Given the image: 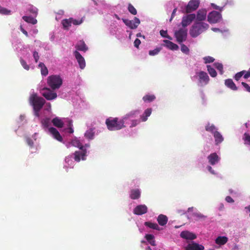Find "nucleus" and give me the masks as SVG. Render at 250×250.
<instances>
[{
	"instance_id": "1",
	"label": "nucleus",
	"mask_w": 250,
	"mask_h": 250,
	"mask_svg": "<svg viewBox=\"0 0 250 250\" xmlns=\"http://www.w3.org/2000/svg\"><path fill=\"white\" fill-rule=\"evenodd\" d=\"M29 102L33 107L35 116L40 119L43 127L48 130L50 135L53 138L60 142H64L62 137L57 129L50 127L52 123L58 127H64L66 126V127L63 129L64 133L70 135L72 134L73 129L72 127V121L69 119L62 120L56 117L51 120V104L49 103H45L43 98L38 97L35 93L31 95Z\"/></svg>"
},
{
	"instance_id": "2",
	"label": "nucleus",
	"mask_w": 250,
	"mask_h": 250,
	"mask_svg": "<svg viewBox=\"0 0 250 250\" xmlns=\"http://www.w3.org/2000/svg\"><path fill=\"white\" fill-rule=\"evenodd\" d=\"M67 148L74 146L79 148L74 153L70 155L65 158L64 167L73 168L75 162H79L81 160L84 161L88 154L87 149L90 147V144L85 143L83 139L70 136L69 138L64 137L63 142Z\"/></svg>"
},
{
	"instance_id": "3",
	"label": "nucleus",
	"mask_w": 250,
	"mask_h": 250,
	"mask_svg": "<svg viewBox=\"0 0 250 250\" xmlns=\"http://www.w3.org/2000/svg\"><path fill=\"white\" fill-rule=\"evenodd\" d=\"M62 83V80L59 75H51L47 78V84L52 89L49 88H43L41 92L42 94L48 100L55 99L57 95L55 90L59 89Z\"/></svg>"
},
{
	"instance_id": "4",
	"label": "nucleus",
	"mask_w": 250,
	"mask_h": 250,
	"mask_svg": "<svg viewBox=\"0 0 250 250\" xmlns=\"http://www.w3.org/2000/svg\"><path fill=\"white\" fill-rule=\"evenodd\" d=\"M14 47L17 52L20 53V54H18V55H21L20 57V61L21 64L23 68L26 70H29L30 68L33 69V67L31 66V64H27V62L22 57H23V58L28 59V62H30L29 58L30 56V54L28 52V51L29 49L26 47H25L21 42L19 43L18 44H14Z\"/></svg>"
},
{
	"instance_id": "5",
	"label": "nucleus",
	"mask_w": 250,
	"mask_h": 250,
	"mask_svg": "<svg viewBox=\"0 0 250 250\" xmlns=\"http://www.w3.org/2000/svg\"><path fill=\"white\" fill-rule=\"evenodd\" d=\"M139 113V110H133L122 116L121 119L124 127L127 125H129L130 128L138 125L140 123V120L135 118L138 116Z\"/></svg>"
},
{
	"instance_id": "6",
	"label": "nucleus",
	"mask_w": 250,
	"mask_h": 250,
	"mask_svg": "<svg viewBox=\"0 0 250 250\" xmlns=\"http://www.w3.org/2000/svg\"><path fill=\"white\" fill-rule=\"evenodd\" d=\"M191 79L200 87L206 85L209 81L208 74L205 71L199 70H195V74L191 77Z\"/></svg>"
},
{
	"instance_id": "7",
	"label": "nucleus",
	"mask_w": 250,
	"mask_h": 250,
	"mask_svg": "<svg viewBox=\"0 0 250 250\" xmlns=\"http://www.w3.org/2000/svg\"><path fill=\"white\" fill-rule=\"evenodd\" d=\"M209 28V25L204 22L195 21L189 30V34L192 37L195 38Z\"/></svg>"
},
{
	"instance_id": "8",
	"label": "nucleus",
	"mask_w": 250,
	"mask_h": 250,
	"mask_svg": "<svg viewBox=\"0 0 250 250\" xmlns=\"http://www.w3.org/2000/svg\"><path fill=\"white\" fill-rule=\"evenodd\" d=\"M107 128L111 131L120 130L125 128L121 118L110 117L105 122Z\"/></svg>"
},
{
	"instance_id": "9",
	"label": "nucleus",
	"mask_w": 250,
	"mask_h": 250,
	"mask_svg": "<svg viewBox=\"0 0 250 250\" xmlns=\"http://www.w3.org/2000/svg\"><path fill=\"white\" fill-rule=\"evenodd\" d=\"M200 2V0H190L187 5L183 2H180L179 5L183 13H189L198 8Z\"/></svg>"
},
{
	"instance_id": "10",
	"label": "nucleus",
	"mask_w": 250,
	"mask_h": 250,
	"mask_svg": "<svg viewBox=\"0 0 250 250\" xmlns=\"http://www.w3.org/2000/svg\"><path fill=\"white\" fill-rule=\"evenodd\" d=\"M222 19V15L220 12L213 11L208 16V21L210 23L219 22Z\"/></svg>"
},
{
	"instance_id": "11",
	"label": "nucleus",
	"mask_w": 250,
	"mask_h": 250,
	"mask_svg": "<svg viewBox=\"0 0 250 250\" xmlns=\"http://www.w3.org/2000/svg\"><path fill=\"white\" fill-rule=\"evenodd\" d=\"M180 236L182 238L186 240L187 244L191 243L193 240L195 239L197 237L195 233L188 230L182 231Z\"/></svg>"
},
{
	"instance_id": "12",
	"label": "nucleus",
	"mask_w": 250,
	"mask_h": 250,
	"mask_svg": "<svg viewBox=\"0 0 250 250\" xmlns=\"http://www.w3.org/2000/svg\"><path fill=\"white\" fill-rule=\"evenodd\" d=\"M83 22L82 20H77L73 18L63 20L62 23L65 29H68L72 24L74 25H80Z\"/></svg>"
},
{
	"instance_id": "13",
	"label": "nucleus",
	"mask_w": 250,
	"mask_h": 250,
	"mask_svg": "<svg viewBox=\"0 0 250 250\" xmlns=\"http://www.w3.org/2000/svg\"><path fill=\"white\" fill-rule=\"evenodd\" d=\"M174 35L177 42L181 43L186 40L187 32L184 29H180L175 32Z\"/></svg>"
},
{
	"instance_id": "14",
	"label": "nucleus",
	"mask_w": 250,
	"mask_h": 250,
	"mask_svg": "<svg viewBox=\"0 0 250 250\" xmlns=\"http://www.w3.org/2000/svg\"><path fill=\"white\" fill-rule=\"evenodd\" d=\"M123 21L126 26L133 29L137 28L140 23V20L136 17H135L132 20L123 19Z\"/></svg>"
},
{
	"instance_id": "15",
	"label": "nucleus",
	"mask_w": 250,
	"mask_h": 250,
	"mask_svg": "<svg viewBox=\"0 0 250 250\" xmlns=\"http://www.w3.org/2000/svg\"><path fill=\"white\" fill-rule=\"evenodd\" d=\"M195 18L196 16L194 14H189L183 16L181 22L182 26L186 27L189 25Z\"/></svg>"
},
{
	"instance_id": "16",
	"label": "nucleus",
	"mask_w": 250,
	"mask_h": 250,
	"mask_svg": "<svg viewBox=\"0 0 250 250\" xmlns=\"http://www.w3.org/2000/svg\"><path fill=\"white\" fill-rule=\"evenodd\" d=\"M147 207L145 205H139L137 206L133 209V213L138 215H141L147 212Z\"/></svg>"
},
{
	"instance_id": "17",
	"label": "nucleus",
	"mask_w": 250,
	"mask_h": 250,
	"mask_svg": "<svg viewBox=\"0 0 250 250\" xmlns=\"http://www.w3.org/2000/svg\"><path fill=\"white\" fill-rule=\"evenodd\" d=\"M74 55L79 63L80 68L81 69H84L85 67V62L84 58L77 50L74 52Z\"/></svg>"
},
{
	"instance_id": "18",
	"label": "nucleus",
	"mask_w": 250,
	"mask_h": 250,
	"mask_svg": "<svg viewBox=\"0 0 250 250\" xmlns=\"http://www.w3.org/2000/svg\"><path fill=\"white\" fill-rule=\"evenodd\" d=\"M208 163L214 166L217 165L220 160V157L216 153H212L209 155L207 157Z\"/></svg>"
},
{
	"instance_id": "19",
	"label": "nucleus",
	"mask_w": 250,
	"mask_h": 250,
	"mask_svg": "<svg viewBox=\"0 0 250 250\" xmlns=\"http://www.w3.org/2000/svg\"><path fill=\"white\" fill-rule=\"evenodd\" d=\"M186 250H204V247L202 245H199L196 243L191 242L187 244L185 246Z\"/></svg>"
},
{
	"instance_id": "20",
	"label": "nucleus",
	"mask_w": 250,
	"mask_h": 250,
	"mask_svg": "<svg viewBox=\"0 0 250 250\" xmlns=\"http://www.w3.org/2000/svg\"><path fill=\"white\" fill-rule=\"evenodd\" d=\"M207 11L205 9H200L197 13L196 21L200 22L205 21L207 18Z\"/></svg>"
},
{
	"instance_id": "21",
	"label": "nucleus",
	"mask_w": 250,
	"mask_h": 250,
	"mask_svg": "<svg viewBox=\"0 0 250 250\" xmlns=\"http://www.w3.org/2000/svg\"><path fill=\"white\" fill-rule=\"evenodd\" d=\"M141 190L140 188H134L130 190L129 197L133 200L139 199L141 197Z\"/></svg>"
},
{
	"instance_id": "22",
	"label": "nucleus",
	"mask_w": 250,
	"mask_h": 250,
	"mask_svg": "<svg viewBox=\"0 0 250 250\" xmlns=\"http://www.w3.org/2000/svg\"><path fill=\"white\" fill-rule=\"evenodd\" d=\"M164 44L163 45L168 49L171 50H177L179 49V46L176 44L171 42L169 40H165L163 41Z\"/></svg>"
},
{
	"instance_id": "23",
	"label": "nucleus",
	"mask_w": 250,
	"mask_h": 250,
	"mask_svg": "<svg viewBox=\"0 0 250 250\" xmlns=\"http://www.w3.org/2000/svg\"><path fill=\"white\" fill-rule=\"evenodd\" d=\"M205 129L207 131L211 133L214 135L216 132H218V128L213 124L208 123L205 125Z\"/></svg>"
},
{
	"instance_id": "24",
	"label": "nucleus",
	"mask_w": 250,
	"mask_h": 250,
	"mask_svg": "<svg viewBox=\"0 0 250 250\" xmlns=\"http://www.w3.org/2000/svg\"><path fill=\"white\" fill-rule=\"evenodd\" d=\"M152 111V110L151 108H148L146 109L143 114L140 116V119H139L140 122H146L147 120L148 117L150 116Z\"/></svg>"
},
{
	"instance_id": "25",
	"label": "nucleus",
	"mask_w": 250,
	"mask_h": 250,
	"mask_svg": "<svg viewBox=\"0 0 250 250\" xmlns=\"http://www.w3.org/2000/svg\"><path fill=\"white\" fill-rule=\"evenodd\" d=\"M228 241V238L225 236H219L215 240V242L219 246L224 245Z\"/></svg>"
},
{
	"instance_id": "26",
	"label": "nucleus",
	"mask_w": 250,
	"mask_h": 250,
	"mask_svg": "<svg viewBox=\"0 0 250 250\" xmlns=\"http://www.w3.org/2000/svg\"><path fill=\"white\" fill-rule=\"evenodd\" d=\"M157 221L160 226H164L167 223L168 218L165 215L160 214L157 217Z\"/></svg>"
},
{
	"instance_id": "27",
	"label": "nucleus",
	"mask_w": 250,
	"mask_h": 250,
	"mask_svg": "<svg viewBox=\"0 0 250 250\" xmlns=\"http://www.w3.org/2000/svg\"><path fill=\"white\" fill-rule=\"evenodd\" d=\"M72 102H73L74 106H80L81 104L84 102L83 97L80 95H76L72 98Z\"/></svg>"
},
{
	"instance_id": "28",
	"label": "nucleus",
	"mask_w": 250,
	"mask_h": 250,
	"mask_svg": "<svg viewBox=\"0 0 250 250\" xmlns=\"http://www.w3.org/2000/svg\"><path fill=\"white\" fill-rule=\"evenodd\" d=\"M76 48L77 51L79 50L83 51L84 52L88 49V48L85 44L84 42L83 41H80L77 43L76 46Z\"/></svg>"
},
{
	"instance_id": "29",
	"label": "nucleus",
	"mask_w": 250,
	"mask_h": 250,
	"mask_svg": "<svg viewBox=\"0 0 250 250\" xmlns=\"http://www.w3.org/2000/svg\"><path fill=\"white\" fill-rule=\"evenodd\" d=\"M225 85L232 90H237V87L233 83V81L230 79H228L225 81Z\"/></svg>"
},
{
	"instance_id": "30",
	"label": "nucleus",
	"mask_w": 250,
	"mask_h": 250,
	"mask_svg": "<svg viewBox=\"0 0 250 250\" xmlns=\"http://www.w3.org/2000/svg\"><path fill=\"white\" fill-rule=\"evenodd\" d=\"M213 135L215 140V144L218 145L224 141V137L219 131L216 132Z\"/></svg>"
},
{
	"instance_id": "31",
	"label": "nucleus",
	"mask_w": 250,
	"mask_h": 250,
	"mask_svg": "<svg viewBox=\"0 0 250 250\" xmlns=\"http://www.w3.org/2000/svg\"><path fill=\"white\" fill-rule=\"evenodd\" d=\"M145 225L147 226L151 229H155L157 230H161L162 229L161 228H160L159 225L156 223H151L150 222H146L145 223Z\"/></svg>"
},
{
	"instance_id": "32",
	"label": "nucleus",
	"mask_w": 250,
	"mask_h": 250,
	"mask_svg": "<svg viewBox=\"0 0 250 250\" xmlns=\"http://www.w3.org/2000/svg\"><path fill=\"white\" fill-rule=\"evenodd\" d=\"M95 132L93 129H88L84 134V137L89 140H93L94 138Z\"/></svg>"
},
{
	"instance_id": "33",
	"label": "nucleus",
	"mask_w": 250,
	"mask_h": 250,
	"mask_svg": "<svg viewBox=\"0 0 250 250\" xmlns=\"http://www.w3.org/2000/svg\"><path fill=\"white\" fill-rule=\"evenodd\" d=\"M156 97L153 94H147L143 97V100L145 103H150L153 101Z\"/></svg>"
},
{
	"instance_id": "34",
	"label": "nucleus",
	"mask_w": 250,
	"mask_h": 250,
	"mask_svg": "<svg viewBox=\"0 0 250 250\" xmlns=\"http://www.w3.org/2000/svg\"><path fill=\"white\" fill-rule=\"evenodd\" d=\"M38 67L41 69L42 75L46 76L48 74V69L43 62H40L38 64Z\"/></svg>"
},
{
	"instance_id": "35",
	"label": "nucleus",
	"mask_w": 250,
	"mask_h": 250,
	"mask_svg": "<svg viewBox=\"0 0 250 250\" xmlns=\"http://www.w3.org/2000/svg\"><path fill=\"white\" fill-rule=\"evenodd\" d=\"M193 217L195 218L196 220L199 221H204L207 218V216L204 215L198 210L194 213Z\"/></svg>"
},
{
	"instance_id": "36",
	"label": "nucleus",
	"mask_w": 250,
	"mask_h": 250,
	"mask_svg": "<svg viewBox=\"0 0 250 250\" xmlns=\"http://www.w3.org/2000/svg\"><path fill=\"white\" fill-rule=\"evenodd\" d=\"M22 19L26 22L32 24H35L37 23V20L31 16H24L22 17Z\"/></svg>"
},
{
	"instance_id": "37",
	"label": "nucleus",
	"mask_w": 250,
	"mask_h": 250,
	"mask_svg": "<svg viewBox=\"0 0 250 250\" xmlns=\"http://www.w3.org/2000/svg\"><path fill=\"white\" fill-rule=\"evenodd\" d=\"M146 239L148 243L152 246L155 245V241L154 240V236L152 234H146Z\"/></svg>"
},
{
	"instance_id": "38",
	"label": "nucleus",
	"mask_w": 250,
	"mask_h": 250,
	"mask_svg": "<svg viewBox=\"0 0 250 250\" xmlns=\"http://www.w3.org/2000/svg\"><path fill=\"white\" fill-rule=\"evenodd\" d=\"M207 70L210 76L212 77H215L217 76V72L213 67L210 65L207 66Z\"/></svg>"
},
{
	"instance_id": "39",
	"label": "nucleus",
	"mask_w": 250,
	"mask_h": 250,
	"mask_svg": "<svg viewBox=\"0 0 250 250\" xmlns=\"http://www.w3.org/2000/svg\"><path fill=\"white\" fill-rule=\"evenodd\" d=\"M27 9L28 11L32 13L35 17L37 16L38 14V9L36 7L32 5H29Z\"/></svg>"
},
{
	"instance_id": "40",
	"label": "nucleus",
	"mask_w": 250,
	"mask_h": 250,
	"mask_svg": "<svg viewBox=\"0 0 250 250\" xmlns=\"http://www.w3.org/2000/svg\"><path fill=\"white\" fill-rule=\"evenodd\" d=\"M213 66L219 71L221 75L223 74V65L222 63L219 62H215L213 64Z\"/></svg>"
},
{
	"instance_id": "41",
	"label": "nucleus",
	"mask_w": 250,
	"mask_h": 250,
	"mask_svg": "<svg viewBox=\"0 0 250 250\" xmlns=\"http://www.w3.org/2000/svg\"><path fill=\"white\" fill-rule=\"evenodd\" d=\"M161 50V47H157L154 50H149L148 52V54L150 56H155L157 54L160 52Z\"/></svg>"
},
{
	"instance_id": "42",
	"label": "nucleus",
	"mask_w": 250,
	"mask_h": 250,
	"mask_svg": "<svg viewBox=\"0 0 250 250\" xmlns=\"http://www.w3.org/2000/svg\"><path fill=\"white\" fill-rule=\"evenodd\" d=\"M0 14L5 15H10L11 14V11L0 6Z\"/></svg>"
},
{
	"instance_id": "43",
	"label": "nucleus",
	"mask_w": 250,
	"mask_h": 250,
	"mask_svg": "<svg viewBox=\"0 0 250 250\" xmlns=\"http://www.w3.org/2000/svg\"><path fill=\"white\" fill-rule=\"evenodd\" d=\"M229 3V1L228 0L225 4L224 5H223V6H217V5L215 4L214 3H211V6H212V7L216 10H218L220 11V12H221L223 11V10L224 9V7H225V6L226 5H227V4Z\"/></svg>"
},
{
	"instance_id": "44",
	"label": "nucleus",
	"mask_w": 250,
	"mask_h": 250,
	"mask_svg": "<svg viewBox=\"0 0 250 250\" xmlns=\"http://www.w3.org/2000/svg\"><path fill=\"white\" fill-rule=\"evenodd\" d=\"M243 139L245 144L250 145V134L249 133H245L243 136Z\"/></svg>"
},
{
	"instance_id": "45",
	"label": "nucleus",
	"mask_w": 250,
	"mask_h": 250,
	"mask_svg": "<svg viewBox=\"0 0 250 250\" xmlns=\"http://www.w3.org/2000/svg\"><path fill=\"white\" fill-rule=\"evenodd\" d=\"M203 61L205 63H209L214 62L215 59L210 56H206L203 58Z\"/></svg>"
},
{
	"instance_id": "46",
	"label": "nucleus",
	"mask_w": 250,
	"mask_h": 250,
	"mask_svg": "<svg viewBox=\"0 0 250 250\" xmlns=\"http://www.w3.org/2000/svg\"><path fill=\"white\" fill-rule=\"evenodd\" d=\"M32 56H33V59H34L35 62L36 63L38 62L40 59V55H39V53L36 50H34V51H32Z\"/></svg>"
},
{
	"instance_id": "47",
	"label": "nucleus",
	"mask_w": 250,
	"mask_h": 250,
	"mask_svg": "<svg viewBox=\"0 0 250 250\" xmlns=\"http://www.w3.org/2000/svg\"><path fill=\"white\" fill-rule=\"evenodd\" d=\"M128 10L132 14L135 15L137 14V10L131 4H129L128 6Z\"/></svg>"
},
{
	"instance_id": "48",
	"label": "nucleus",
	"mask_w": 250,
	"mask_h": 250,
	"mask_svg": "<svg viewBox=\"0 0 250 250\" xmlns=\"http://www.w3.org/2000/svg\"><path fill=\"white\" fill-rule=\"evenodd\" d=\"M160 35L164 38H167L169 40H171L172 39V38L170 36L167 35V31L162 30L160 31Z\"/></svg>"
},
{
	"instance_id": "49",
	"label": "nucleus",
	"mask_w": 250,
	"mask_h": 250,
	"mask_svg": "<svg viewBox=\"0 0 250 250\" xmlns=\"http://www.w3.org/2000/svg\"><path fill=\"white\" fill-rule=\"evenodd\" d=\"M181 46V51L186 54H188L189 51L188 48L184 44H182Z\"/></svg>"
},
{
	"instance_id": "50",
	"label": "nucleus",
	"mask_w": 250,
	"mask_h": 250,
	"mask_svg": "<svg viewBox=\"0 0 250 250\" xmlns=\"http://www.w3.org/2000/svg\"><path fill=\"white\" fill-rule=\"evenodd\" d=\"M197 211L198 209L193 207L188 208L187 210L188 213H191L193 216L194 215V213Z\"/></svg>"
},
{
	"instance_id": "51",
	"label": "nucleus",
	"mask_w": 250,
	"mask_h": 250,
	"mask_svg": "<svg viewBox=\"0 0 250 250\" xmlns=\"http://www.w3.org/2000/svg\"><path fill=\"white\" fill-rule=\"evenodd\" d=\"M244 73L245 70H243L242 71L237 73L234 76V79H235V80L238 81L242 77Z\"/></svg>"
},
{
	"instance_id": "52",
	"label": "nucleus",
	"mask_w": 250,
	"mask_h": 250,
	"mask_svg": "<svg viewBox=\"0 0 250 250\" xmlns=\"http://www.w3.org/2000/svg\"><path fill=\"white\" fill-rule=\"evenodd\" d=\"M26 142H27L28 145L30 147H33L34 146V141L33 139H32L30 138H27L26 139Z\"/></svg>"
},
{
	"instance_id": "53",
	"label": "nucleus",
	"mask_w": 250,
	"mask_h": 250,
	"mask_svg": "<svg viewBox=\"0 0 250 250\" xmlns=\"http://www.w3.org/2000/svg\"><path fill=\"white\" fill-rule=\"evenodd\" d=\"M207 169L213 175H217V172L212 169L211 166H208L206 167Z\"/></svg>"
},
{
	"instance_id": "54",
	"label": "nucleus",
	"mask_w": 250,
	"mask_h": 250,
	"mask_svg": "<svg viewBox=\"0 0 250 250\" xmlns=\"http://www.w3.org/2000/svg\"><path fill=\"white\" fill-rule=\"evenodd\" d=\"M242 85L245 87L246 91L250 92V86L247 83L242 82Z\"/></svg>"
},
{
	"instance_id": "55",
	"label": "nucleus",
	"mask_w": 250,
	"mask_h": 250,
	"mask_svg": "<svg viewBox=\"0 0 250 250\" xmlns=\"http://www.w3.org/2000/svg\"><path fill=\"white\" fill-rule=\"evenodd\" d=\"M141 43V41L139 39H136L134 42V46L137 48H139V45Z\"/></svg>"
},
{
	"instance_id": "56",
	"label": "nucleus",
	"mask_w": 250,
	"mask_h": 250,
	"mask_svg": "<svg viewBox=\"0 0 250 250\" xmlns=\"http://www.w3.org/2000/svg\"><path fill=\"white\" fill-rule=\"evenodd\" d=\"M21 31L27 37H29V34L28 32L23 28L22 25L20 26Z\"/></svg>"
},
{
	"instance_id": "57",
	"label": "nucleus",
	"mask_w": 250,
	"mask_h": 250,
	"mask_svg": "<svg viewBox=\"0 0 250 250\" xmlns=\"http://www.w3.org/2000/svg\"><path fill=\"white\" fill-rule=\"evenodd\" d=\"M240 249V248L239 245L235 243L233 245L231 250H239Z\"/></svg>"
},
{
	"instance_id": "58",
	"label": "nucleus",
	"mask_w": 250,
	"mask_h": 250,
	"mask_svg": "<svg viewBox=\"0 0 250 250\" xmlns=\"http://www.w3.org/2000/svg\"><path fill=\"white\" fill-rule=\"evenodd\" d=\"M31 35L33 37H35V35H36L38 33V30L37 28H34L31 31Z\"/></svg>"
},
{
	"instance_id": "59",
	"label": "nucleus",
	"mask_w": 250,
	"mask_h": 250,
	"mask_svg": "<svg viewBox=\"0 0 250 250\" xmlns=\"http://www.w3.org/2000/svg\"><path fill=\"white\" fill-rule=\"evenodd\" d=\"M225 200L228 203H233L234 202L233 199L230 196H227L226 197Z\"/></svg>"
},
{
	"instance_id": "60",
	"label": "nucleus",
	"mask_w": 250,
	"mask_h": 250,
	"mask_svg": "<svg viewBox=\"0 0 250 250\" xmlns=\"http://www.w3.org/2000/svg\"><path fill=\"white\" fill-rule=\"evenodd\" d=\"M250 77V73L248 71L245 70V73L244 74V78L245 79H248Z\"/></svg>"
},
{
	"instance_id": "61",
	"label": "nucleus",
	"mask_w": 250,
	"mask_h": 250,
	"mask_svg": "<svg viewBox=\"0 0 250 250\" xmlns=\"http://www.w3.org/2000/svg\"><path fill=\"white\" fill-rule=\"evenodd\" d=\"M25 117L24 115H21L20 116L19 120H20V122L21 123L23 124L25 122V121H24L25 120Z\"/></svg>"
},
{
	"instance_id": "62",
	"label": "nucleus",
	"mask_w": 250,
	"mask_h": 250,
	"mask_svg": "<svg viewBox=\"0 0 250 250\" xmlns=\"http://www.w3.org/2000/svg\"><path fill=\"white\" fill-rule=\"evenodd\" d=\"M176 11H177V8H175L174 9V10H173V11H172L171 18H170V19L169 20L170 21H171L172 20V19L175 16Z\"/></svg>"
},
{
	"instance_id": "63",
	"label": "nucleus",
	"mask_w": 250,
	"mask_h": 250,
	"mask_svg": "<svg viewBox=\"0 0 250 250\" xmlns=\"http://www.w3.org/2000/svg\"><path fill=\"white\" fill-rule=\"evenodd\" d=\"M224 208V204L222 203H220L218 206V209L219 210H223Z\"/></svg>"
},
{
	"instance_id": "64",
	"label": "nucleus",
	"mask_w": 250,
	"mask_h": 250,
	"mask_svg": "<svg viewBox=\"0 0 250 250\" xmlns=\"http://www.w3.org/2000/svg\"><path fill=\"white\" fill-rule=\"evenodd\" d=\"M211 30L215 32H222V31L221 30H220L219 28H212Z\"/></svg>"
}]
</instances>
